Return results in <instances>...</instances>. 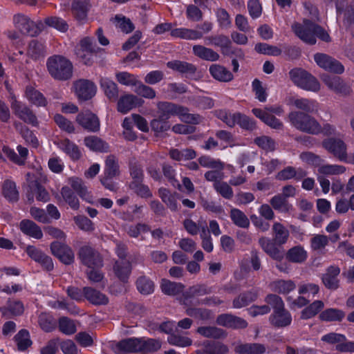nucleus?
<instances>
[{
  "label": "nucleus",
  "mask_w": 354,
  "mask_h": 354,
  "mask_svg": "<svg viewBox=\"0 0 354 354\" xmlns=\"http://www.w3.org/2000/svg\"><path fill=\"white\" fill-rule=\"evenodd\" d=\"M158 116L169 119L172 115H177L179 119L187 123L198 124L201 121L198 115L190 114L187 108L168 102H160L157 104Z\"/></svg>",
  "instance_id": "nucleus-1"
},
{
  "label": "nucleus",
  "mask_w": 354,
  "mask_h": 354,
  "mask_svg": "<svg viewBox=\"0 0 354 354\" xmlns=\"http://www.w3.org/2000/svg\"><path fill=\"white\" fill-rule=\"evenodd\" d=\"M292 28L302 41L309 44H315L316 37L325 41H328L330 38L324 29L308 20L304 21L303 24H295Z\"/></svg>",
  "instance_id": "nucleus-2"
},
{
  "label": "nucleus",
  "mask_w": 354,
  "mask_h": 354,
  "mask_svg": "<svg viewBox=\"0 0 354 354\" xmlns=\"http://www.w3.org/2000/svg\"><path fill=\"white\" fill-rule=\"evenodd\" d=\"M47 68L50 75L59 80H67L73 75V64L60 55L50 57L47 61Z\"/></svg>",
  "instance_id": "nucleus-3"
},
{
  "label": "nucleus",
  "mask_w": 354,
  "mask_h": 354,
  "mask_svg": "<svg viewBox=\"0 0 354 354\" xmlns=\"http://www.w3.org/2000/svg\"><path fill=\"white\" fill-rule=\"evenodd\" d=\"M288 121L295 128L306 133L317 135L321 129V125L314 118L302 112H290Z\"/></svg>",
  "instance_id": "nucleus-4"
},
{
  "label": "nucleus",
  "mask_w": 354,
  "mask_h": 354,
  "mask_svg": "<svg viewBox=\"0 0 354 354\" xmlns=\"http://www.w3.org/2000/svg\"><path fill=\"white\" fill-rule=\"evenodd\" d=\"M13 24L20 32L30 36L38 35L44 29V24L41 21L35 23L28 16L21 13L14 15Z\"/></svg>",
  "instance_id": "nucleus-5"
},
{
  "label": "nucleus",
  "mask_w": 354,
  "mask_h": 354,
  "mask_svg": "<svg viewBox=\"0 0 354 354\" xmlns=\"http://www.w3.org/2000/svg\"><path fill=\"white\" fill-rule=\"evenodd\" d=\"M323 147L339 160H346L347 146L339 138H327L322 142Z\"/></svg>",
  "instance_id": "nucleus-6"
},
{
  "label": "nucleus",
  "mask_w": 354,
  "mask_h": 354,
  "mask_svg": "<svg viewBox=\"0 0 354 354\" xmlns=\"http://www.w3.org/2000/svg\"><path fill=\"white\" fill-rule=\"evenodd\" d=\"M97 49L92 38L84 37L80 41L75 53L81 61L88 65L91 63L93 55L97 52Z\"/></svg>",
  "instance_id": "nucleus-7"
},
{
  "label": "nucleus",
  "mask_w": 354,
  "mask_h": 354,
  "mask_svg": "<svg viewBox=\"0 0 354 354\" xmlns=\"http://www.w3.org/2000/svg\"><path fill=\"white\" fill-rule=\"evenodd\" d=\"M337 21L340 24V27L348 30L354 24V7L347 6L344 8L343 1L337 2Z\"/></svg>",
  "instance_id": "nucleus-8"
},
{
  "label": "nucleus",
  "mask_w": 354,
  "mask_h": 354,
  "mask_svg": "<svg viewBox=\"0 0 354 354\" xmlns=\"http://www.w3.org/2000/svg\"><path fill=\"white\" fill-rule=\"evenodd\" d=\"M317 64L326 71L335 73H342L344 71L343 65L337 60L322 53H317L314 56Z\"/></svg>",
  "instance_id": "nucleus-9"
},
{
  "label": "nucleus",
  "mask_w": 354,
  "mask_h": 354,
  "mask_svg": "<svg viewBox=\"0 0 354 354\" xmlns=\"http://www.w3.org/2000/svg\"><path fill=\"white\" fill-rule=\"evenodd\" d=\"M74 91L80 100H88L92 98L96 93L95 85L85 80H80L73 84Z\"/></svg>",
  "instance_id": "nucleus-10"
},
{
  "label": "nucleus",
  "mask_w": 354,
  "mask_h": 354,
  "mask_svg": "<svg viewBox=\"0 0 354 354\" xmlns=\"http://www.w3.org/2000/svg\"><path fill=\"white\" fill-rule=\"evenodd\" d=\"M11 108L14 113L25 122L31 124L33 126H36L37 124L36 116L25 104L15 99H12L11 102Z\"/></svg>",
  "instance_id": "nucleus-11"
},
{
  "label": "nucleus",
  "mask_w": 354,
  "mask_h": 354,
  "mask_svg": "<svg viewBox=\"0 0 354 354\" xmlns=\"http://www.w3.org/2000/svg\"><path fill=\"white\" fill-rule=\"evenodd\" d=\"M54 144L72 160L76 161L81 158L82 152L78 146L68 138L57 139Z\"/></svg>",
  "instance_id": "nucleus-12"
},
{
  "label": "nucleus",
  "mask_w": 354,
  "mask_h": 354,
  "mask_svg": "<svg viewBox=\"0 0 354 354\" xmlns=\"http://www.w3.org/2000/svg\"><path fill=\"white\" fill-rule=\"evenodd\" d=\"M52 253L65 264H70L74 260V254L68 245L58 241L50 245Z\"/></svg>",
  "instance_id": "nucleus-13"
},
{
  "label": "nucleus",
  "mask_w": 354,
  "mask_h": 354,
  "mask_svg": "<svg viewBox=\"0 0 354 354\" xmlns=\"http://www.w3.org/2000/svg\"><path fill=\"white\" fill-rule=\"evenodd\" d=\"M67 183L82 200L91 204L94 203L91 192L88 190L87 187L81 178L75 176L71 177L68 178Z\"/></svg>",
  "instance_id": "nucleus-14"
},
{
  "label": "nucleus",
  "mask_w": 354,
  "mask_h": 354,
  "mask_svg": "<svg viewBox=\"0 0 354 354\" xmlns=\"http://www.w3.org/2000/svg\"><path fill=\"white\" fill-rule=\"evenodd\" d=\"M144 101L132 94H127L121 96L117 104V109L119 112L126 114L135 107L140 106Z\"/></svg>",
  "instance_id": "nucleus-15"
},
{
  "label": "nucleus",
  "mask_w": 354,
  "mask_h": 354,
  "mask_svg": "<svg viewBox=\"0 0 354 354\" xmlns=\"http://www.w3.org/2000/svg\"><path fill=\"white\" fill-rule=\"evenodd\" d=\"M80 257L84 264L88 268L102 266V258L99 253L90 247H83L80 251Z\"/></svg>",
  "instance_id": "nucleus-16"
},
{
  "label": "nucleus",
  "mask_w": 354,
  "mask_h": 354,
  "mask_svg": "<svg viewBox=\"0 0 354 354\" xmlns=\"http://www.w3.org/2000/svg\"><path fill=\"white\" fill-rule=\"evenodd\" d=\"M28 255L34 261L39 263L47 270L53 269V263L52 259L43 253L41 250L34 246L28 245L26 248Z\"/></svg>",
  "instance_id": "nucleus-17"
},
{
  "label": "nucleus",
  "mask_w": 354,
  "mask_h": 354,
  "mask_svg": "<svg viewBox=\"0 0 354 354\" xmlns=\"http://www.w3.org/2000/svg\"><path fill=\"white\" fill-rule=\"evenodd\" d=\"M321 79L327 87L337 93L346 94L349 92L348 86L339 77L322 75Z\"/></svg>",
  "instance_id": "nucleus-18"
},
{
  "label": "nucleus",
  "mask_w": 354,
  "mask_h": 354,
  "mask_svg": "<svg viewBox=\"0 0 354 354\" xmlns=\"http://www.w3.org/2000/svg\"><path fill=\"white\" fill-rule=\"evenodd\" d=\"M217 324L232 328H245L248 326L247 322L231 314H222L216 318Z\"/></svg>",
  "instance_id": "nucleus-19"
},
{
  "label": "nucleus",
  "mask_w": 354,
  "mask_h": 354,
  "mask_svg": "<svg viewBox=\"0 0 354 354\" xmlns=\"http://www.w3.org/2000/svg\"><path fill=\"white\" fill-rule=\"evenodd\" d=\"M77 122L84 129L90 131H95L100 128V122L98 118L92 113L85 112L77 115Z\"/></svg>",
  "instance_id": "nucleus-20"
},
{
  "label": "nucleus",
  "mask_w": 354,
  "mask_h": 354,
  "mask_svg": "<svg viewBox=\"0 0 354 354\" xmlns=\"http://www.w3.org/2000/svg\"><path fill=\"white\" fill-rule=\"evenodd\" d=\"M271 324L278 328L289 326L292 322L290 313L285 310L284 307L274 310L270 317Z\"/></svg>",
  "instance_id": "nucleus-21"
},
{
  "label": "nucleus",
  "mask_w": 354,
  "mask_h": 354,
  "mask_svg": "<svg viewBox=\"0 0 354 354\" xmlns=\"http://www.w3.org/2000/svg\"><path fill=\"white\" fill-rule=\"evenodd\" d=\"M259 243L263 250L268 254L270 257L275 260L281 261L283 254L281 251L276 246L275 242L268 237H261L259 240Z\"/></svg>",
  "instance_id": "nucleus-22"
},
{
  "label": "nucleus",
  "mask_w": 354,
  "mask_h": 354,
  "mask_svg": "<svg viewBox=\"0 0 354 354\" xmlns=\"http://www.w3.org/2000/svg\"><path fill=\"white\" fill-rule=\"evenodd\" d=\"M234 351L239 354H263L266 348L259 343H239L235 346Z\"/></svg>",
  "instance_id": "nucleus-23"
},
{
  "label": "nucleus",
  "mask_w": 354,
  "mask_h": 354,
  "mask_svg": "<svg viewBox=\"0 0 354 354\" xmlns=\"http://www.w3.org/2000/svg\"><path fill=\"white\" fill-rule=\"evenodd\" d=\"M252 112L256 117L272 129H280L283 127V123L279 119L266 111L256 108L253 109Z\"/></svg>",
  "instance_id": "nucleus-24"
},
{
  "label": "nucleus",
  "mask_w": 354,
  "mask_h": 354,
  "mask_svg": "<svg viewBox=\"0 0 354 354\" xmlns=\"http://www.w3.org/2000/svg\"><path fill=\"white\" fill-rule=\"evenodd\" d=\"M139 338H129L118 343L114 347L117 354H127L130 352H139Z\"/></svg>",
  "instance_id": "nucleus-25"
},
{
  "label": "nucleus",
  "mask_w": 354,
  "mask_h": 354,
  "mask_svg": "<svg viewBox=\"0 0 354 354\" xmlns=\"http://www.w3.org/2000/svg\"><path fill=\"white\" fill-rule=\"evenodd\" d=\"M171 36L174 38H179L186 40H197L203 37V33L194 30L186 28H178L171 30Z\"/></svg>",
  "instance_id": "nucleus-26"
},
{
  "label": "nucleus",
  "mask_w": 354,
  "mask_h": 354,
  "mask_svg": "<svg viewBox=\"0 0 354 354\" xmlns=\"http://www.w3.org/2000/svg\"><path fill=\"white\" fill-rule=\"evenodd\" d=\"M32 176L31 174H27L26 180L29 183V187L31 193L35 195L37 201L47 202L50 198L48 192L37 181H32Z\"/></svg>",
  "instance_id": "nucleus-27"
},
{
  "label": "nucleus",
  "mask_w": 354,
  "mask_h": 354,
  "mask_svg": "<svg viewBox=\"0 0 354 354\" xmlns=\"http://www.w3.org/2000/svg\"><path fill=\"white\" fill-rule=\"evenodd\" d=\"M19 227L24 234L32 238L41 239L43 236V233L41 228L32 221H21L19 224Z\"/></svg>",
  "instance_id": "nucleus-28"
},
{
  "label": "nucleus",
  "mask_w": 354,
  "mask_h": 354,
  "mask_svg": "<svg viewBox=\"0 0 354 354\" xmlns=\"http://www.w3.org/2000/svg\"><path fill=\"white\" fill-rule=\"evenodd\" d=\"M288 104L293 105L296 108L306 112H313L318 109V103L317 101L306 98L291 97L288 100Z\"/></svg>",
  "instance_id": "nucleus-29"
},
{
  "label": "nucleus",
  "mask_w": 354,
  "mask_h": 354,
  "mask_svg": "<svg viewBox=\"0 0 354 354\" xmlns=\"http://www.w3.org/2000/svg\"><path fill=\"white\" fill-rule=\"evenodd\" d=\"M211 75L219 82H227L233 79V74L225 67L219 64H212L209 67Z\"/></svg>",
  "instance_id": "nucleus-30"
},
{
  "label": "nucleus",
  "mask_w": 354,
  "mask_h": 354,
  "mask_svg": "<svg viewBox=\"0 0 354 354\" xmlns=\"http://www.w3.org/2000/svg\"><path fill=\"white\" fill-rule=\"evenodd\" d=\"M100 85L105 95L111 100H115L118 96L117 84L111 79L102 77L100 80Z\"/></svg>",
  "instance_id": "nucleus-31"
},
{
  "label": "nucleus",
  "mask_w": 354,
  "mask_h": 354,
  "mask_svg": "<svg viewBox=\"0 0 354 354\" xmlns=\"http://www.w3.org/2000/svg\"><path fill=\"white\" fill-rule=\"evenodd\" d=\"M193 53L199 58L209 62L217 61L220 57L216 52L201 45H194L193 46Z\"/></svg>",
  "instance_id": "nucleus-32"
},
{
  "label": "nucleus",
  "mask_w": 354,
  "mask_h": 354,
  "mask_svg": "<svg viewBox=\"0 0 354 354\" xmlns=\"http://www.w3.org/2000/svg\"><path fill=\"white\" fill-rule=\"evenodd\" d=\"M345 312L341 309L330 308L323 310L319 315L324 322H342L345 317Z\"/></svg>",
  "instance_id": "nucleus-33"
},
{
  "label": "nucleus",
  "mask_w": 354,
  "mask_h": 354,
  "mask_svg": "<svg viewBox=\"0 0 354 354\" xmlns=\"http://www.w3.org/2000/svg\"><path fill=\"white\" fill-rule=\"evenodd\" d=\"M17 151L20 155V157H18L17 154L13 150L7 147H3L2 149V152L10 160L18 165H23L25 162V160L28 156V151L26 147H24L21 145L17 147Z\"/></svg>",
  "instance_id": "nucleus-34"
},
{
  "label": "nucleus",
  "mask_w": 354,
  "mask_h": 354,
  "mask_svg": "<svg viewBox=\"0 0 354 354\" xmlns=\"http://www.w3.org/2000/svg\"><path fill=\"white\" fill-rule=\"evenodd\" d=\"M24 307L19 301H8L6 306L1 307L0 311L2 316L10 317L14 315H19L23 313Z\"/></svg>",
  "instance_id": "nucleus-35"
},
{
  "label": "nucleus",
  "mask_w": 354,
  "mask_h": 354,
  "mask_svg": "<svg viewBox=\"0 0 354 354\" xmlns=\"http://www.w3.org/2000/svg\"><path fill=\"white\" fill-rule=\"evenodd\" d=\"M2 194L10 202L17 201L19 196L16 183L10 179L4 180L2 185Z\"/></svg>",
  "instance_id": "nucleus-36"
},
{
  "label": "nucleus",
  "mask_w": 354,
  "mask_h": 354,
  "mask_svg": "<svg viewBox=\"0 0 354 354\" xmlns=\"http://www.w3.org/2000/svg\"><path fill=\"white\" fill-rule=\"evenodd\" d=\"M274 241L277 245L285 244L289 238V231L279 222H274L272 225Z\"/></svg>",
  "instance_id": "nucleus-37"
},
{
  "label": "nucleus",
  "mask_w": 354,
  "mask_h": 354,
  "mask_svg": "<svg viewBox=\"0 0 354 354\" xmlns=\"http://www.w3.org/2000/svg\"><path fill=\"white\" fill-rule=\"evenodd\" d=\"M84 295L91 303L95 305H104L109 301L108 297L105 295L92 288H84Z\"/></svg>",
  "instance_id": "nucleus-38"
},
{
  "label": "nucleus",
  "mask_w": 354,
  "mask_h": 354,
  "mask_svg": "<svg viewBox=\"0 0 354 354\" xmlns=\"http://www.w3.org/2000/svg\"><path fill=\"white\" fill-rule=\"evenodd\" d=\"M308 257L307 251L301 245L295 246L287 252L286 259L293 263H304Z\"/></svg>",
  "instance_id": "nucleus-39"
},
{
  "label": "nucleus",
  "mask_w": 354,
  "mask_h": 354,
  "mask_svg": "<svg viewBox=\"0 0 354 354\" xmlns=\"http://www.w3.org/2000/svg\"><path fill=\"white\" fill-rule=\"evenodd\" d=\"M317 176H333L339 175L346 171V167L339 165L319 164L317 167Z\"/></svg>",
  "instance_id": "nucleus-40"
},
{
  "label": "nucleus",
  "mask_w": 354,
  "mask_h": 354,
  "mask_svg": "<svg viewBox=\"0 0 354 354\" xmlns=\"http://www.w3.org/2000/svg\"><path fill=\"white\" fill-rule=\"evenodd\" d=\"M272 207L277 211L283 213H289L292 211L293 207L287 199L280 194L274 196L270 200Z\"/></svg>",
  "instance_id": "nucleus-41"
},
{
  "label": "nucleus",
  "mask_w": 354,
  "mask_h": 354,
  "mask_svg": "<svg viewBox=\"0 0 354 354\" xmlns=\"http://www.w3.org/2000/svg\"><path fill=\"white\" fill-rule=\"evenodd\" d=\"M113 270L118 278L124 282L130 275L131 266L129 261L121 260L115 262Z\"/></svg>",
  "instance_id": "nucleus-42"
},
{
  "label": "nucleus",
  "mask_w": 354,
  "mask_h": 354,
  "mask_svg": "<svg viewBox=\"0 0 354 354\" xmlns=\"http://www.w3.org/2000/svg\"><path fill=\"white\" fill-rule=\"evenodd\" d=\"M339 269L337 267H330L327 272L323 276L322 280L326 288L336 289L339 286L337 276L339 274Z\"/></svg>",
  "instance_id": "nucleus-43"
},
{
  "label": "nucleus",
  "mask_w": 354,
  "mask_h": 354,
  "mask_svg": "<svg viewBox=\"0 0 354 354\" xmlns=\"http://www.w3.org/2000/svg\"><path fill=\"white\" fill-rule=\"evenodd\" d=\"M295 288V283L291 280H277L270 283L271 290L281 294H288Z\"/></svg>",
  "instance_id": "nucleus-44"
},
{
  "label": "nucleus",
  "mask_w": 354,
  "mask_h": 354,
  "mask_svg": "<svg viewBox=\"0 0 354 354\" xmlns=\"http://www.w3.org/2000/svg\"><path fill=\"white\" fill-rule=\"evenodd\" d=\"M42 23L44 24V28L46 26H49L63 32H66L68 29V25L66 21L57 16L48 17L44 19Z\"/></svg>",
  "instance_id": "nucleus-45"
},
{
  "label": "nucleus",
  "mask_w": 354,
  "mask_h": 354,
  "mask_svg": "<svg viewBox=\"0 0 354 354\" xmlns=\"http://www.w3.org/2000/svg\"><path fill=\"white\" fill-rule=\"evenodd\" d=\"M160 288L165 294L167 295H176L183 292L184 286L180 283L172 282L163 279L161 281Z\"/></svg>",
  "instance_id": "nucleus-46"
},
{
  "label": "nucleus",
  "mask_w": 354,
  "mask_h": 354,
  "mask_svg": "<svg viewBox=\"0 0 354 354\" xmlns=\"http://www.w3.org/2000/svg\"><path fill=\"white\" fill-rule=\"evenodd\" d=\"M25 94L28 101L37 106H42L46 104V100L42 93L32 86L26 87Z\"/></svg>",
  "instance_id": "nucleus-47"
},
{
  "label": "nucleus",
  "mask_w": 354,
  "mask_h": 354,
  "mask_svg": "<svg viewBox=\"0 0 354 354\" xmlns=\"http://www.w3.org/2000/svg\"><path fill=\"white\" fill-rule=\"evenodd\" d=\"M197 332L208 338L220 339L226 337V333L216 326H201L198 328Z\"/></svg>",
  "instance_id": "nucleus-48"
},
{
  "label": "nucleus",
  "mask_w": 354,
  "mask_h": 354,
  "mask_svg": "<svg viewBox=\"0 0 354 354\" xmlns=\"http://www.w3.org/2000/svg\"><path fill=\"white\" fill-rule=\"evenodd\" d=\"M160 198L171 211L178 209L177 196L176 194H171L165 188H160L158 190Z\"/></svg>",
  "instance_id": "nucleus-49"
},
{
  "label": "nucleus",
  "mask_w": 354,
  "mask_h": 354,
  "mask_svg": "<svg viewBox=\"0 0 354 354\" xmlns=\"http://www.w3.org/2000/svg\"><path fill=\"white\" fill-rule=\"evenodd\" d=\"M88 7V0H75L72 6L74 16L78 21H83L86 17Z\"/></svg>",
  "instance_id": "nucleus-50"
},
{
  "label": "nucleus",
  "mask_w": 354,
  "mask_h": 354,
  "mask_svg": "<svg viewBox=\"0 0 354 354\" xmlns=\"http://www.w3.org/2000/svg\"><path fill=\"white\" fill-rule=\"evenodd\" d=\"M169 155L171 158L177 161L189 160L195 158L196 156L195 151L191 149H171L169 151Z\"/></svg>",
  "instance_id": "nucleus-51"
},
{
  "label": "nucleus",
  "mask_w": 354,
  "mask_h": 354,
  "mask_svg": "<svg viewBox=\"0 0 354 354\" xmlns=\"http://www.w3.org/2000/svg\"><path fill=\"white\" fill-rule=\"evenodd\" d=\"M139 352L146 353L154 352L161 347V344L158 340L149 338H139Z\"/></svg>",
  "instance_id": "nucleus-52"
},
{
  "label": "nucleus",
  "mask_w": 354,
  "mask_h": 354,
  "mask_svg": "<svg viewBox=\"0 0 354 354\" xmlns=\"http://www.w3.org/2000/svg\"><path fill=\"white\" fill-rule=\"evenodd\" d=\"M230 218L233 223L239 227L247 228L250 225V221L247 216L240 209L232 208L230 211Z\"/></svg>",
  "instance_id": "nucleus-53"
},
{
  "label": "nucleus",
  "mask_w": 354,
  "mask_h": 354,
  "mask_svg": "<svg viewBox=\"0 0 354 354\" xmlns=\"http://www.w3.org/2000/svg\"><path fill=\"white\" fill-rule=\"evenodd\" d=\"M324 307V304L320 300H316L305 308L301 314V318L308 319L315 316Z\"/></svg>",
  "instance_id": "nucleus-54"
},
{
  "label": "nucleus",
  "mask_w": 354,
  "mask_h": 354,
  "mask_svg": "<svg viewBox=\"0 0 354 354\" xmlns=\"http://www.w3.org/2000/svg\"><path fill=\"white\" fill-rule=\"evenodd\" d=\"M84 145L91 150L95 151H105L108 149L107 145L100 138L95 136H88L84 140Z\"/></svg>",
  "instance_id": "nucleus-55"
},
{
  "label": "nucleus",
  "mask_w": 354,
  "mask_h": 354,
  "mask_svg": "<svg viewBox=\"0 0 354 354\" xmlns=\"http://www.w3.org/2000/svg\"><path fill=\"white\" fill-rule=\"evenodd\" d=\"M61 195L64 200L73 209H77L80 203L74 192L68 186H64L61 189Z\"/></svg>",
  "instance_id": "nucleus-56"
},
{
  "label": "nucleus",
  "mask_w": 354,
  "mask_h": 354,
  "mask_svg": "<svg viewBox=\"0 0 354 354\" xmlns=\"http://www.w3.org/2000/svg\"><path fill=\"white\" fill-rule=\"evenodd\" d=\"M137 288L142 295H149L154 291V283L146 277H140L137 280Z\"/></svg>",
  "instance_id": "nucleus-57"
},
{
  "label": "nucleus",
  "mask_w": 354,
  "mask_h": 354,
  "mask_svg": "<svg viewBox=\"0 0 354 354\" xmlns=\"http://www.w3.org/2000/svg\"><path fill=\"white\" fill-rule=\"evenodd\" d=\"M216 115L229 127H234L237 123V119L240 117V113H228L225 110L216 111Z\"/></svg>",
  "instance_id": "nucleus-58"
},
{
  "label": "nucleus",
  "mask_w": 354,
  "mask_h": 354,
  "mask_svg": "<svg viewBox=\"0 0 354 354\" xmlns=\"http://www.w3.org/2000/svg\"><path fill=\"white\" fill-rule=\"evenodd\" d=\"M118 173V165L115 158L113 156L107 157L105 161L104 177L113 178Z\"/></svg>",
  "instance_id": "nucleus-59"
},
{
  "label": "nucleus",
  "mask_w": 354,
  "mask_h": 354,
  "mask_svg": "<svg viewBox=\"0 0 354 354\" xmlns=\"http://www.w3.org/2000/svg\"><path fill=\"white\" fill-rule=\"evenodd\" d=\"M214 188L224 198L231 199L233 197V190L226 182L216 181L214 183Z\"/></svg>",
  "instance_id": "nucleus-60"
},
{
  "label": "nucleus",
  "mask_w": 354,
  "mask_h": 354,
  "mask_svg": "<svg viewBox=\"0 0 354 354\" xmlns=\"http://www.w3.org/2000/svg\"><path fill=\"white\" fill-rule=\"evenodd\" d=\"M167 66L169 68L180 73H193L196 70L194 66L192 64L178 60L169 62Z\"/></svg>",
  "instance_id": "nucleus-61"
},
{
  "label": "nucleus",
  "mask_w": 354,
  "mask_h": 354,
  "mask_svg": "<svg viewBox=\"0 0 354 354\" xmlns=\"http://www.w3.org/2000/svg\"><path fill=\"white\" fill-rule=\"evenodd\" d=\"M18 349L24 351L31 345L29 333L26 330H21L15 337Z\"/></svg>",
  "instance_id": "nucleus-62"
},
{
  "label": "nucleus",
  "mask_w": 354,
  "mask_h": 354,
  "mask_svg": "<svg viewBox=\"0 0 354 354\" xmlns=\"http://www.w3.org/2000/svg\"><path fill=\"white\" fill-rule=\"evenodd\" d=\"M199 164L206 168L216 169L222 170L224 168V164L219 160H216L207 156H203L198 158Z\"/></svg>",
  "instance_id": "nucleus-63"
},
{
  "label": "nucleus",
  "mask_w": 354,
  "mask_h": 354,
  "mask_svg": "<svg viewBox=\"0 0 354 354\" xmlns=\"http://www.w3.org/2000/svg\"><path fill=\"white\" fill-rule=\"evenodd\" d=\"M116 28L125 33H129L134 29V26L130 19L117 15L113 20Z\"/></svg>",
  "instance_id": "nucleus-64"
}]
</instances>
